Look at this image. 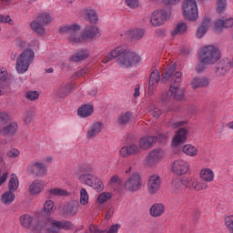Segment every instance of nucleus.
<instances>
[{
	"instance_id": "nucleus-1",
	"label": "nucleus",
	"mask_w": 233,
	"mask_h": 233,
	"mask_svg": "<svg viewBox=\"0 0 233 233\" xmlns=\"http://www.w3.org/2000/svg\"><path fill=\"white\" fill-rule=\"evenodd\" d=\"M81 31V25L77 24L64 25L59 27V34L68 35L69 43H85L87 39H94L99 35V28L96 25H87Z\"/></svg>"
},
{
	"instance_id": "nucleus-2",
	"label": "nucleus",
	"mask_w": 233,
	"mask_h": 233,
	"mask_svg": "<svg viewBox=\"0 0 233 233\" xmlns=\"http://www.w3.org/2000/svg\"><path fill=\"white\" fill-rule=\"evenodd\" d=\"M116 57H118L116 63L122 68L134 66V65H137V63L141 61V57H139L137 54L127 51V47L125 46H119L103 58V63H108V61L116 59Z\"/></svg>"
},
{
	"instance_id": "nucleus-3",
	"label": "nucleus",
	"mask_w": 233,
	"mask_h": 233,
	"mask_svg": "<svg viewBox=\"0 0 233 233\" xmlns=\"http://www.w3.org/2000/svg\"><path fill=\"white\" fill-rule=\"evenodd\" d=\"M221 59V51L214 46H206L200 49L198 56V63L195 66L197 74H201L207 68V65H216Z\"/></svg>"
},
{
	"instance_id": "nucleus-4",
	"label": "nucleus",
	"mask_w": 233,
	"mask_h": 233,
	"mask_svg": "<svg viewBox=\"0 0 233 233\" xmlns=\"http://www.w3.org/2000/svg\"><path fill=\"white\" fill-rule=\"evenodd\" d=\"M35 57V54L31 48H27L22 52L16 59V72H18V74H25V72L28 70L30 65L34 63Z\"/></svg>"
},
{
	"instance_id": "nucleus-5",
	"label": "nucleus",
	"mask_w": 233,
	"mask_h": 233,
	"mask_svg": "<svg viewBox=\"0 0 233 233\" xmlns=\"http://www.w3.org/2000/svg\"><path fill=\"white\" fill-rule=\"evenodd\" d=\"M172 80L169 92L172 94L174 101H185V89L181 87V72H176Z\"/></svg>"
},
{
	"instance_id": "nucleus-6",
	"label": "nucleus",
	"mask_w": 233,
	"mask_h": 233,
	"mask_svg": "<svg viewBox=\"0 0 233 233\" xmlns=\"http://www.w3.org/2000/svg\"><path fill=\"white\" fill-rule=\"evenodd\" d=\"M182 14L187 21H198V4L195 0H185L182 2Z\"/></svg>"
},
{
	"instance_id": "nucleus-7",
	"label": "nucleus",
	"mask_w": 233,
	"mask_h": 233,
	"mask_svg": "<svg viewBox=\"0 0 233 233\" xmlns=\"http://www.w3.org/2000/svg\"><path fill=\"white\" fill-rule=\"evenodd\" d=\"M50 21H52V17L46 13H42L35 21L30 23L31 30L38 35H45V26L48 25Z\"/></svg>"
},
{
	"instance_id": "nucleus-8",
	"label": "nucleus",
	"mask_w": 233,
	"mask_h": 233,
	"mask_svg": "<svg viewBox=\"0 0 233 233\" xmlns=\"http://www.w3.org/2000/svg\"><path fill=\"white\" fill-rule=\"evenodd\" d=\"M47 233H60L61 228H66V230H72L74 224L68 220H47Z\"/></svg>"
},
{
	"instance_id": "nucleus-9",
	"label": "nucleus",
	"mask_w": 233,
	"mask_h": 233,
	"mask_svg": "<svg viewBox=\"0 0 233 233\" xmlns=\"http://www.w3.org/2000/svg\"><path fill=\"white\" fill-rule=\"evenodd\" d=\"M141 176L139 173H133L125 182L124 188L127 190V192H137L139 188H141Z\"/></svg>"
},
{
	"instance_id": "nucleus-10",
	"label": "nucleus",
	"mask_w": 233,
	"mask_h": 233,
	"mask_svg": "<svg viewBox=\"0 0 233 233\" xmlns=\"http://www.w3.org/2000/svg\"><path fill=\"white\" fill-rule=\"evenodd\" d=\"M26 172L33 177H43L46 176V166L39 162H31L26 167Z\"/></svg>"
},
{
	"instance_id": "nucleus-11",
	"label": "nucleus",
	"mask_w": 233,
	"mask_h": 233,
	"mask_svg": "<svg viewBox=\"0 0 233 233\" xmlns=\"http://www.w3.org/2000/svg\"><path fill=\"white\" fill-rule=\"evenodd\" d=\"M168 17V13L165 10H156L153 12L150 19V23L153 26H161L167 21Z\"/></svg>"
},
{
	"instance_id": "nucleus-12",
	"label": "nucleus",
	"mask_w": 233,
	"mask_h": 233,
	"mask_svg": "<svg viewBox=\"0 0 233 233\" xmlns=\"http://www.w3.org/2000/svg\"><path fill=\"white\" fill-rule=\"evenodd\" d=\"M215 74L216 76H218L219 77H223V76H227V72L230 70V59L224 58L220 60L215 66Z\"/></svg>"
},
{
	"instance_id": "nucleus-13",
	"label": "nucleus",
	"mask_w": 233,
	"mask_h": 233,
	"mask_svg": "<svg viewBox=\"0 0 233 233\" xmlns=\"http://www.w3.org/2000/svg\"><path fill=\"white\" fill-rule=\"evenodd\" d=\"M140 152L141 149L137 145L131 144L129 146H124L120 149V156H122V157H130V156H137Z\"/></svg>"
},
{
	"instance_id": "nucleus-14",
	"label": "nucleus",
	"mask_w": 233,
	"mask_h": 233,
	"mask_svg": "<svg viewBox=\"0 0 233 233\" xmlns=\"http://www.w3.org/2000/svg\"><path fill=\"white\" fill-rule=\"evenodd\" d=\"M148 192L154 195L161 188V177L159 176H151L147 184Z\"/></svg>"
},
{
	"instance_id": "nucleus-15",
	"label": "nucleus",
	"mask_w": 233,
	"mask_h": 233,
	"mask_svg": "<svg viewBox=\"0 0 233 233\" xmlns=\"http://www.w3.org/2000/svg\"><path fill=\"white\" fill-rule=\"evenodd\" d=\"M172 170L175 174L183 176V174L188 172V163L184 160H177L173 164Z\"/></svg>"
},
{
	"instance_id": "nucleus-16",
	"label": "nucleus",
	"mask_w": 233,
	"mask_h": 233,
	"mask_svg": "<svg viewBox=\"0 0 233 233\" xmlns=\"http://www.w3.org/2000/svg\"><path fill=\"white\" fill-rule=\"evenodd\" d=\"M161 159H163V150L154 149L149 153L147 163L149 167H154V165L158 161H161Z\"/></svg>"
},
{
	"instance_id": "nucleus-17",
	"label": "nucleus",
	"mask_w": 233,
	"mask_h": 233,
	"mask_svg": "<svg viewBox=\"0 0 233 233\" xmlns=\"http://www.w3.org/2000/svg\"><path fill=\"white\" fill-rule=\"evenodd\" d=\"M210 22L211 20L208 17H206L202 20L200 25L197 28L196 36L198 39H201V37H203L205 34H207L210 26Z\"/></svg>"
},
{
	"instance_id": "nucleus-18",
	"label": "nucleus",
	"mask_w": 233,
	"mask_h": 233,
	"mask_svg": "<svg viewBox=\"0 0 233 233\" xmlns=\"http://www.w3.org/2000/svg\"><path fill=\"white\" fill-rule=\"evenodd\" d=\"M17 123L9 122L4 128L2 129V134L5 137H14L15 134H17Z\"/></svg>"
},
{
	"instance_id": "nucleus-19",
	"label": "nucleus",
	"mask_w": 233,
	"mask_h": 233,
	"mask_svg": "<svg viewBox=\"0 0 233 233\" xmlns=\"http://www.w3.org/2000/svg\"><path fill=\"white\" fill-rule=\"evenodd\" d=\"M157 141V137H146L139 140V148L140 150H148L152 148V145Z\"/></svg>"
},
{
	"instance_id": "nucleus-20",
	"label": "nucleus",
	"mask_w": 233,
	"mask_h": 233,
	"mask_svg": "<svg viewBox=\"0 0 233 233\" xmlns=\"http://www.w3.org/2000/svg\"><path fill=\"white\" fill-rule=\"evenodd\" d=\"M187 136H188V131L185 127L178 129L175 139H173L174 147L183 145L187 141Z\"/></svg>"
},
{
	"instance_id": "nucleus-21",
	"label": "nucleus",
	"mask_w": 233,
	"mask_h": 233,
	"mask_svg": "<svg viewBox=\"0 0 233 233\" xmlns=\"http://www.w3.org/2000/svg\"><path fill=\"white\" fill-rule=\"evenodd\" d=\"M210 85V79L208 77H195L192 82V88H205Z\"/></svg>"
},
{
	"instance_id": "nucleus-22",
	"label": "nucleus",
	"mask_w": 233,
	"mask_h": 233,
	"mask_svg": "<svg viewBox=\"0 0 233 233\" xmlns=\"http://www.w3.org/2000/svg\"><path fill=\"white\" fill-rule=\"evenodd\" d=\"M175 72H176V64H171L166 68L165 72L162 74V78L160 82L163 84L168 83V81H170V77L174 76Z\"/></svg>"
},
{
	"instance_id": "nucleus-23",
	"label": "nucleus",
	"mask_w": 233,
	"mask_h": 233,
	"mask_svg": "<svg viewBox=\"0 0 233 233\" xmlns=\"http://www.w3.org/2000/svg\"><path fill=\"white\" fill-rule=\"evenodd\" d=\"M149 214L152 218H159V216H163V214H165V206L161 203L154 204L150 208Z\"/></svg>"
},
{
	"instance_id": "nucleus-24",
	"label": "nucleus",
	"mask_w": 233,
	"mask_h": 233,
	"mask_svg": "<svg viewBox=\"0 0 233 233\" xmlns=\"http://www.w3.org/2000/svg\"><path fill=\"white\" fill-rule=\"evenodd\" d=\"M77 114L80 117H89L94 114V106L85 104L78 108Z\"/></svg>"
},
{
	"instance_id": "nucleus-25",
	"label": "nucleus",
	"mask_w": 233,
	"mask_h": 233,
	"mask_svg": "<svg viewBox=\"0 0 233 233\" xmlns=\"http://www.w3.org/2000/svg\"><path fill=\"white\" fill-rule=\"evenodd\" d=\"M159 81H161V75L159 74V71L157 70L153 71L149 76V83H148L149 94H152V90H154V86H156V85H157Z\"/></svg>"
},
{
	"instance_id": "nucleus-26",
	"label": "nucleus",
	"mask_w": 233,
	"mask_h": 233,
	"mask_svg": "<svg viewBox=\"0 0 233 233\" xmlns=\"http://www.w3.org/2000/svg\"><path fill=\"white\" fill-rule=\"evenodd\" d=\"M120 228H121V225L115 224L109 228V230H101V229L96 228V226H90L89 231L91 233H117V231L119 230Z\"/></svg>"
},
{
	"instance_id": "nucleus-27",
	"label": "nucleus",
	"mask_w": 233,
	"mask_h": 233,
	"mask_svg": "<svg viewBox=\"0 0 233 233\" xmlns=\"http://www.w3.org/2000/svg\"><path fill=\"white\" fill-rule=\"evenodd\" d=\"M72 90H74V87L72 86V85L66 84L56 91V95L57 96V97H61L62 99H65L66 96H69V94H72Z\"/></svg>"
},
{
	"instance_id": "nucleus-28",
	"label": "nucleus",
	"mask_w": 233,
	"mask_h": 233,
	"mask_svg": "<svg viewBox=\"0 0 233 233\" xmlns=\"http://www.w3.org/2000/svg\"><path fill=\"white\" fill-rule=\"evenodd\" d=\"M171 188L175 194H179V192L185 188V182H183V178H173Z\"/></svg>"
},
{
	"instance_id": "nucleus-29",
	"label": "nucleus",
	"mask_w": 233,
	"mask_h": 233,
	"mask_svg": "<svg viewBox=\"0 0 233 233\" xmlns=\"http://www.w3.org/2000/svg\"><path fill=\"white\" fill-rule=\"evenodd\" d=\"M101 130H103V123L101 122L95 123L87 133L88 139H92V137H96V136H97V134H99Z\"/></svg>"
},
{
	"instance_id": "nucleus-30",
	"label": "nucleus",
	"mask_w": 233,
	"mask_h": 233,
	"mask_svg": "<svg viewBox=\"0 0 233 233\" xmlns=\"http://www.w3.org/2000/svg\"><path fill=\"white\" fill-rule=\"evenodd\" d=\"M79 204L76 201L69 202L66 208V214L67 216H76L77 214V209H78Z\"/></svg>"
},
{
	"instance_id": "nucleus-31",
	"label": "nucleus",
	"mask_w": 233,
	"mask_h": 233,
	"mask_svg": "<svg viewBox=\"0 0 233 233\" xmlns=\"http://www.w3.org/2000/svg\"><path fill=\"white\" fill-rule=\"evenodd\" d=\"M45 188V186L41 184L40 180H35L30 186H29V192L30 194L37 195L40 194L41 190Z\"/></svg>"
},
{
	"instance_id": "nucleus-32",
	"label": "nucleus",
	"mask_w": 233,
	"mask_h": 233,
	"mask_svg": "<svg viewBox=\"0 0 233 233\" xmlns=\"http://www.w3.org/2000/svg\"><path fill=\"white\" fill-rule=\"evenodd\" d=\"M96 176L92 174H80L78 177V179L80 182H82L84 185H87V187H91L92 183L96 179Z\"/></svg>"
},
{
	"instance_id": "nucleus-33",
	"label": "nucleus",
	"mask_w": 233,
	"mask_h": 233,
	"mask_svg": "<svg viewBox=\"0 0 233 233\" xmlns=\"http://www.w3.org/2000/svg\"><path fill=\"white\" fill-rule=\"evenodd\" d=\"M128 38L133 41H139L145 35V30L143 29H133L127 33Z\"/></svg>"
},
{
	"instance_id": "nucleus-34",
	"label": "nucleus",
	"mask_w": 233,
	"mask_h": 233,
	"mask_svg": "<svg viewBox=\"0 0 233 233\" xmlns=\"http://www.w3.org/2000/svg\"><path fill=\"white\" fill-rule=\"evenodd\" d=\"M86 52H88V50L81 49L80 52L73 55L71 57L72 61H74V63H79V61H85V59H88V53Z\"/></svg>"
},
{
	"instance_id": "nucleus-35",
	"label": "nucleus",
	"mask_w": 233,
	"mask_h": 233,
	"mask_svg": "<svg viewBox=\"0 0 233 233\" xmlns=\"http://www.w3.org/2000/svg\"><path fill=\"white\" fill-rule=\"evenodd\" d=\"M183 183H184V187H186L187 188H193L194 190H197L198 179H196V177H183Z\"/></svg>"
},
{
	"instance_id": "nucleus-36",
	"label": "nucleus",
	"mask_w": 233,
	"mask_h": 233,
	"mask_svg": "<svg viewBox=\"0 0 233 233\" xmlns=\"http://www.w3.org/2000/svg\"><path fill=\"white\" fill-rule=\"evenodd\" d=\"M15 199V195L12 191H6L2 195L1 201L4 205H12Z\"/></svg>"
},
{
	"instance_id": "nucleus-37",
	"label": "nucleus",
	"mask_w": 233,
	"mask_h": 233,
	"mask_svg": "<svg viewBox=\"0 0 233 233\" xmlns=\"http://www.w3.org/2000/svg\"><path fill=\"white\" fill-rule=\"evenodd\" d=\"M48 220L45 222H37L35 226H33L31 229V233H41L43 230H48Z\"/></svg>"
},
{
	"instance_id": "nucleus-38",
	"label": "nucleus",
	"mask_w": 233,
	"mask_h": 233,
	"mask_svg": "<svg viewBox=\"0 0 233 233\" xmlns=\"http://www.w3.org/2000/svg\"><path fill=\"white\" fill-rule=\"evenodd\" d=\"M187 30V24L181 22L176 25L174 31L171 32V35H183V34H186Z\"/></svg>"
},
{
	"instance_id": "nucleus-39",
	"label": "nucleus",
	"mask_w": 233,
	"mask_h": 233,
	"mask_svg": "<svg viewBox=\"0 0 233 233\" xmlns=\"http://www.w3.org/2000/svg\"><path fill=\"white\" fill-rule=\"evenodd\" d=\"M183 153L194 157L195 156H198V147L190 144H187L183 147Z\"/></svg>"
},
{
	"instance_id": "nucleus-40",
	"label": "nucleus",
	"mask_w": 233,
	"mask_h": 233,
	"mask_svg": "<svg viewBox=\"0 0 233 233\" xmlns=\"http://www.w3.org/2000/svg\"><path fill=\"white\" fill-rule=\"evenodd\" d=\"M200 177L203 181H207L210 183V181H214V172L210 169H205L200 172Z\"/></svg>"
},
{
	"instance_id": "nucleus-41",
	"label": "nucleus",
	"mask_w": 233,
	"mask_h": 233,
	"mask_svg": "<svg viewBox=\"0 0 233 233\" xmlns=\"http://www.w3.org/2000/svg\"><path fill=\"white\" fill-rule=\"evenodd\" d=\"M32 217L28 214H25L20 217V224L25 228H30V227H32Z\"/></svg>"
},
{
	"instance_id": "nucleus-42",
	"label": "nucleus",
	"mask_w": 233,
	"mask_h": 233,
	"mask_svg": "<svg viewBox=\"0 0 233 233\" xmlns=\"http://www.w3.org/2000/svg\"><path fill=\"white\" fill-rule=\"evenodd\" d=\"M9 191H15L17 188H19V180L17 179V176H15L14 174L11 175V178L9 180Z\"/></svg>"
},
{
	"instance_id": "nucleus-43",
	"label": "nucleus",
	"mask_w": 233,
	"mask_h": 233,
	"mask_svg": "<svg viewBox=\"0 0 233 233\" xmlns=\"http://www.w3.org/2000/svg\"><path fill=\"white\" fill-rule=\"evenodd\" d=\"M90 187L96 190V192H103V190H105V185H103V181H101V179H99L97 177H96V178L93 180Z\"/></svg>"
},
{
	"instance_id": "nucleus-44",
	"label": "nucleus",
	"mask_w": 233,
	"mask_h": 233,
	"mask_svg": "<svg viewBox=\"0 0 233 233\" xmlns=\"http://www.w3.org/2000/svg\"><path fill=\"white\" fill-rule=\"evenodd\" d=\"M227 10V0H217L216 12L221 15Z\"/></svg>"
},
{
	"instance_id": "nucleus-45",
	"label": "nucleus",
	"mask_w": 233,
	"mask_h": 233,
	"mask_svg": "<svg viewBox=\"0 0 233 233\" xmlns=\"http://www.w3.org/2000/svg\"><path fill=\"white\" fill-rule=\"evenodd\" d=\"M132 119V113L126 112L125 114L121 115L118 118V124L119 125H127L128 121Z\"/></svg>"
},
{
	"instance_id": "nucleus-46",
	"label": "nucleus",
	"mask_w": 233,
	"mask_h": 233,
	"mask_svg": "<svg viewBox=\"0 0 233 233\" xmlns=\"http://www.w3.org/2000/svg\"><path fill=\"white\" fill-rule=\"evenodd\" d=\"M44 210L46 214V216H50L52 212H54V201L52 200H47L44 204Z\"/></svg>"
},
{
	"instance_id": "nucleus-47",
	"label": "nucleus",
	"mask_w": 233,
	"mask_h": 233,
	"mask_svg": "<svg viewBox=\"0 0 233 233\" xmlns=\"http://www.w3.org/2000/svg\"><path fill=\"white\" fill-rule=\"evenodd\" d=\"M9 123H12L10 115L6 112H0V125H8Z\"/></svg>"
},
{
	"instance_id": "nucleus-48",
	"label": "nucleus",
	"mask_w": 233,
	"mask_h": 233,
	"mask_svg": "<svg viewBox=\"0 0 233 233\" xmlns=\"http://www.w3.org/2000/svg\"><path fill=\"white\" fill-rule=\"evenodd\" d=\"M80 203L81 205L88 204V192L85 187L81 188L80 190Z\"/></svg>"
},
{
	"instance_id": "nucleus-49",
	"label": "nucleus",
	"mask_w": 233,
	"mask_h": 233,
	"mask_svg": "<svg viewBox=\"0 0 233 233\" xmlns=\"http://www.w3.org/2000/svg\"><path fill=\"white\" fill-rule=\"evenodd\" d=\"M35 112L34 109H27L25 112V124L30 125L32 123V119H34Z\"/></svg>"
},
{
	"instance_id": "nucleus-50",
	"label": "nucleus",
	"mask_w": 233,
	"mask_h": 233,
	"mask_svg": "<svg viewBox=\"0 0 233 233\" xmlns=\"http://www.w3.org/2000/svg\"><path fill=\"white\" fill-rule=\"evenodd\" d=\"M111 198L112 195L110 193L104 192L97 197L96 201L97 203L102 205V203H106V201H108V199H110Z\"/></svg>"
},
{
	"instance_id": "nucleus-51",
	"label": "nucleus",
	"mask_w": 233,
	"mask_h": 233,
	"mask_svg": "<svg viewBox=\"0 0 233 233\" xmlns=\"http://www.w3.org/2000/svg\"><path fill=\"white\" fill-rule=\"evenodd\" d=\"M86 15L90 21V23H97V14L93 9L86 10Z\"/></svg>"
},
{
	"instance_id": "nucleus-52",
	"label": "nucleus",
	"mask_w": 233,
	"mask_h": 233,
	"mask_svg": "<svg viewBox=\"0 0 233 233\" xmlns=\"http://www.w3.org/2000/svg\"><path fill=\"white\" fill-rule=\"evenodd\" d=\"M25 97L29 101H35V99H39V93L37 91H29L25 94Z\"/></svg>"
},
{
	"instance_id": "nucleus-53",
	"label": "nucleus",
	"mask_w": 233,
	"mask_h": 233,
	"mask_svg": "<svg viewBox=\"0 0 233 233\" xmlns=\"http://www.w3.org/2000/svg\"><path fill=\"white\" fill-rule=\"evenodd\" d=\"M223 28H225V23L223 20H218L216 23H215V32L217 34H219V32H221V30H223Z\"/></svg>"
},
{
	"instance_id": "nucleus-54",
	"label": "nucleus",
	"mask_w": 233,
	"mask_h": 233,
	"mask_svg": "<svg viewBox=\"0 0 233 233\" xmlns=\"http://www.w3.org/2000/svg\"><path fill=\"white\" fill-rule=\"evenodd\" d=\"M49 194H51V196H65L66 191L61 188H54L49 190Z\"/></svg>"
},
{
	"instance_id": "nucleus-55",
	"label": "nucleus",
	"mask_w": 233,
	"mask_h": 233,
	"mask_svg": "<svg viewBox=\"0 0 233 233\" xmlns=\"http://www.w3.org/2000/svg\"><path fill=\"white\" fill-rule=\"evenodd\" d=\"M79 172L81 174H90L92 172V167L90 166L83 165L79 167Z\"/></svg>"
},
{
	"instance_id": "nucleus-56",
	"label": "nucleus",
	"mask_w": 233,
	"mask_h": 233,
	"mask_svg": "<svg viewBox=\"0 0 233 233\" xmlns=\"http://www.w3.org/2000/svg\"><path fill=\"white\" fill-rule=\"evenodd\" d=\"M0 23H8V25H14V20L10 17V15H0Z\"/></svg>"
},
{
	"instance_id": "nucleus-57",
	"label": "nucleus",
	"mask_w": 233,
	"mask_h": 233,
	"mask_svg": "<svg viewBox=\"0 0 233 233\" xmlns=\"http://www.w3.org/2000/svg\"><path fill=\"white\" fill-rule=\"evenodd\" d=\"M226 226L229 230H233V216H228L225 218Z\"/></svg>"
},
{
	"instance_id": "nucleus-58",
	"label": "nucleus",
	"mask_w": 233,
	"mask_h": 233,
	"mask_svg": "<svg viewBox=\"0 0 233 233\" xmlns=\"http://www.w3.org/2000/svg\"><path fill=\"white\" fill-rule=\"evenodd\" d=\"M7 157H19V150L13 148L6 153Z\"/></svg>"
},
{
	"instance_id": "nucleus-59",
	"label": "nucleus",
	"mask_w": 233,
	"mask_h": 233,
	"mask_svg": "<svg viewBox=\"0 0 233 233\" xmlns=\"http://www.w3.org/2000/svg\"><path fill=\"white\" fill-rule=\"evenodd\" d=\"M208 187V184L205 181L197 182V191L205 190Z\"/></svg>"
},
{
	"instance_id": "nucleus-60",
	"label": "nucleus",
	"mask_w": 233,
	"mask_h": 233,
	"mask_svg": "<svg viewBox=\"0 0 233 233\" xmlns=\"http://www.w3.org/2000/svg\"><path fill=\"white\" fill-rule=\"evenodd\" d=\"M163 114V111H161V109H157L155 108L153 110H151V115L153 116V117H155L156 119H159V116Z\"/></svg>"
},
{
	"instance_id": "nucleus-61",
	"label": "nucleus",
	"mask_w": 233,
	"mask_h": 233,
	"mask_svg": "<svg viewBox=\"0 0 233 233\" xmlns=\"http://www.w3.org/2000/svg\"><path fill=\"white\" fill-rule=\"evenodd\" d=\"M6 74H8V72L6 71V68L0 67V79H1V81H6Z\"/></svg>"
},
{
	"instance_id": "nucleus-62",
	"label": "nucleus",
	"mask_w": 233,
	"mask_h": 233,
	"mask_svg": "<svg viewBox=\"0 0 233 233\" xmlns=\"http://www.w3.org/2000/svg\"><path fill=\"white\" fill-rule=\"evenodd\" d=\"M126 3L129 8H137V0H126Z\"/></svg>"
},
{
	"instance_id": "nucleus-63",
	"label": "nucleus",
	"mask_w": 233,
	"mask_h": 233,
	"mask_svg": "<svg viewBox=\"0 0 233 233\" xmlns=\"http://www.w3.org/2000/svg\"><path fill=\"white\" fill-rule=\"evenodd\" d=\"M110 183H117V185H122L123 184V180L119 179V177L117 175H115V176L111 177L109 184Z\"/></svg>"
},
{
	"instance_id": "nucleus-64",
	"label": "nucleus",
	"mask_w": 233,
	"mask_h": 233,
	"mask_svg": "<svg viewBox=\"0 0 233 233\" xmlns=\"http://www.w3.org/2000/svg\"><path fill=\"white\" fill-rule=\"evenodd\" d=\"M233 26V18H228L224 20V28H232Z\"/></svg>"
}]
</instances>
